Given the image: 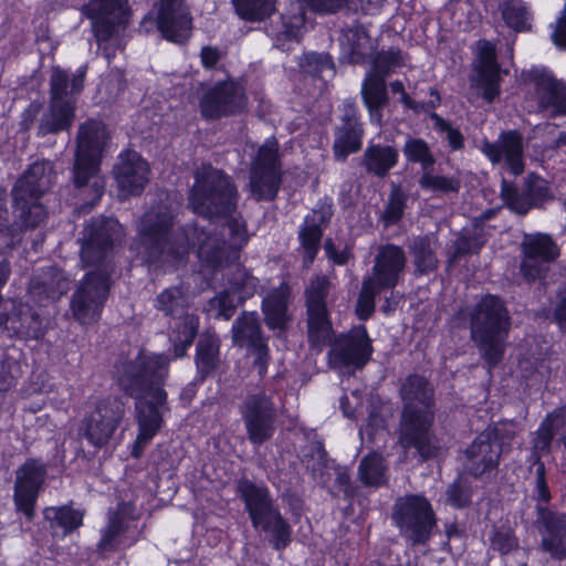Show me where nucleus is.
Here are the masks:
<instances>
[{
    "mask_svg": "<svg viewBox=\"0 0 566 566\" xmlns=\"http://www.w3.org/2000/svg\"><path fill=\"white\" fill-rule=\"evenodd\" d=\"M125 238V229L115 217L93 216L85 223L80 256L93 268L73 293V319L93 324L101 319L113 285L114 252Z\"/></svg>",
    "mask_w": 566,
    "mask_h": 566,
    "instance_id": "nucleus-1",
    "label": "nucleus"
},
{
    "mask_svg": "<svg viewBox=\"0 0 566 566\" xmlns=\"http://www.w3.org/2000/svg\"><path fill=\"white\" fill-rule=\"evenodd\" d=\"M332 282L325 274L310 279L304 290L306 338L311 349L322 352L327 345L332 366L361 370L373 358V339L365 324L335 335L328 297Z\"/></svg>",
    "mask_w": 566,
    "mask_h": 566,
    "instance_id": "nucleus-2",
    "label": "nucleus"
},
{
    "mask_svg": "<svg viewBox=\"0 0 566 566\" xmlns=\"http://www.w3.org/2000/svg\"><path fill=\"white\" fill-rule=\"evenodd\" d=\"M55 181V172L49 161H35L15 181L12 190L14 220L9 219L7 191L0 187V250L17 247L27 229L36 228L46 217L40 198Z\"/></svg>",
    "mask_w": 566,
    "mask_h": 566,
    "instance_id": "nucleus-3",
    "label": "nucleus"
},
{
    "mask_svg": "<svg viewBox=\"0 0 566 566\" xmlns=\"http://www.w3.org/2000/svg\"><path fill=\"white\" fill-rule=\"evenodd\" d=\"M402 402L398 442L406 449H415L422 461L438 457L439 447L432 442V428L436 419V394L429 379L412 373L399 388Z\"/></svg>",
    "mask_w": 566,
    "mask_h": 566,
    "instance_id": "nucleus-4",
    "label": "nucleus"
},
{
    "mask_svg": "<svg viewBox=\"0 0 566 566\" xmlns=\"http://www.w3.org/2000/svg\"><path fill=\"white\" fill-rule=\"evenodd\" d=\"M108 135L103 124L88 120L78 128L73 158V214L84 216L97 206L105 192L98 176Z\"/></svg>",
    "mask_w": 566,
    "mask_h": 566,
    "instance_id": "nucleus-5",
    "label": "nucleus"
},
{
    "mask_svg": "<svg viewBox=\"0 0 566 566\" xmlns=\"http://www.w3.org/2000/svg\"><path fill=\"white\" fill-rule=\"evenodd\" d=\"M176 214L168 207L144 212L136 226L137 245L143 262L149 266L182 263L190 250L188 226L176 232Z\"/></svg>",
    "mask_w": 566,
    "mask_h": 566,
    "instance_id": "nucleus-6",
    "label": "nucleus"
},
{
    "mask_svg": "<svg viewBox=\"0 0 566 566\" xmlns=\"http://www.w3.org/2000/svg\"><path fill=\"white\" fill-rule=\"evenodd\" d=\"M511 324L510 312L496 294H484L471 308L470 337L488 369H494L503 361Z\"/></svg>",
    "mask_w": 566,
    "mask_h": 566,
    "instance_id": "nucleus-7",
    "label": "nucleus"
},
{
    "mask_svg": "<svg viewBox=\"0 0 566 566\" xmlns=\"http://www.w3.org/2000/svg\"><path fill=\"white\" fill-rule=\"evenodd\" d=\"M237 493L244 504L252 527L269 535L272 549H286L293 541V528L272 497L269 488L242 478L238 481Z\"/></svg>",
    "mask_w": 566,
    "mask_h": 566,
    "instance_id": "nucleus-8",
    "label": "nucleus"
},
{
    "mask_svg": "<svg viewBox=\"0 0 566 566\" xmlns=\"http://www.w3.org/2000/svg\"><path fill=\"white\" fill-rule=\"evenodd\" d=\"M171 358L166 353H150L140 349L132 359L116 367V385L134 400L154 395L158 389L166 390Z\"/></svg>",
    "mask_w": 566,
    "mask_h": 566,
    "instance_id": "nucleus-9",
    "label": "nucleus"
},
{
    "mask_svg": "<svg viewBox=\"0 0 566 566\" xmlns=\"http://www.w3.org/2000/svg\"><path fill=\"white\" fill-rule=\"evenodd\" d=\"M238 188L221 169L198 175L189 192L192 211L206 219L227 218L237 210Z\"/></svg>",
    "mask_w": 566,
    "mask_h": 566,
    "instance_id": "nucleus-10",
    "label": "nucleus"
},
{
    "mask_svg": "<svg viewBox=\"0 0 566 566\" xmlns=\"http://www.w3.org/2000/svg\"><path fill=\"white\" fill-rule=\"evenodd\" d=\"M405 65L402 52L398 48L376 51L368 70L363 78L360 96L369 122L375 126H381L384 111L388 106L387 78Z\"/></svg>",
    "mask_w": 566,
    "mask_h": 566,
    "instance_id": "nucleus-11",
    "label": "nucleus"
},
{
    "mask_svg": "<svg viewBox=\"0 0 566 566\" xmlns=\"http://www.w3.org/2000/svg\"><path fill=\"white\" fill-rule=\"evenodd\" d=\"M391 517L401 535L413 546L426 545L437 526V516L431 502L422 493L398 496Z\"/></svg>",
    "mask_w": 566,
    "mask_h": 566,
    "instance_id": "nucleus-12",
    "label": "nucleus"
},
{
    "mask_svg": "<svg viewBox=\"0 0 566 566\" xmlns=\"http://www.w3.org/2000/svg\"><path fill=\"white\" fill-rule=\"evenodd\" d=\"M283 179L282 161L276 139H266L256 150L249 169V188L258 201H274Z\"/></svg>",
    "mask_w": 566,
    "mask_h": 566,
    "instance_id": "nucleus-13",
    "label": "nucleus"
},
{
    "mask_svg": "<svg viewBox=\"0 0 566 566\" xmlns=\"http://www.w3.org/2000/svg\"><path fill=\"white\" fill-rule=\"evenodd\" d=\"M249 104L244 86L233 78L217 81L199 98V112L206 120H219L243 114Z\"/></svg>",
    "mask_w": 566,
    "mask_h": 566,
    "instance_id": "nucleus-14",
    "label": "nucleus"
},
{
    "mask_svg": "<svg viewBox=\"0 0 566 566\" xmlns=\"http://www.w3.org/2000/svg\"><path fill=\"white\" fill-rule=\"evenodd\" d=\"M523 84H533L536 109L555 119L566 117V82L558 80L544 66H532L521 72Z\"/></svg>",
    "mask_w": 566,
    "mask_h": 566,
    "instance_id": "nucleus-15",
    "label": "nucleus"
},
{
    "mask_svg": "<svg viewBox=\"0 0 566 566\" xmlns=\"http://www.w3.org/2000/svg\"><path fill=\"white\" fill-rule=\"evenodd\" d=\"M503 453V441L496 427L489 426L464 449V470L474 479L496 474Z\"/></svg>",
    "mask_w": 566,
    "mask_h": 566,
    "instance_id": "nucleus-16",
    "label": "nucleus"
},
{
    "mask_svg": "<svg viewBox=\"0 0 566 566\" xmlns=\"http://www.w3.org/2000/svg\"><path fill=\"white\" fill-rule=\"evenodd\" d=\"M501 198L506 208L520 216H526L532 209L543 208L554 199L549 182L537 172H528L521 190L513 181L502 179Z\"/></svg>",
    "mask_w": 566,
    "mask_h": 566,
    "instance_id": "nucleus-17",
    "label": "nucleus"
},
{
    "mask_svg": "<svg viewBox=\"0 0 566 566\" xmlns=\"http://www.w3.org/2000/svg\"><path fill=\"white\" fill-rule=\"evenodd\" d=\"M46 478L48 465L41 459L30 458L15 470L13 503L15 511L29 522L35 516V505Z\"/></svg>",
    "mask_w": 566,
    "mask_h": 566,
    "instance_id": "nucleus-18",
    "label": "nucleus"
},
{
    "mask_svg": "<svg viewBox=\"0 0 566 566\" xmlns=\"http://www.w3.org/2000/svg\"><path fill=\"white\" fill-rule=\"evenodd\" d=\"M145 32L157 30L159 35H181L191 32L192 15L186 0H157L140 21Z\"/></svg>",
    "mask_w": 566,
    "mask_h": 566,
    "instance_id": "nucleus-19",
    "label": "nucleus"
},
{
    "mask_svg": "<svg viewBox=\"0 0 566 566\" xmlns=\"http://www.w3.org/2000/svg\"><path fill=\"white\" fill-rule=\"evenodd\" d=\"M340 112L339 123L334 128L332 150L335 160L344 163L363 148L365 123L354 98L344 99Z\"/></svg>",
    "mask_w": 566,
    "mask_h": 566,
    "instance_id": "nucleus-20",
    "label": "nucleus"
},
{
    "mask_svg": "<svg viewBox=\"0 0 566 566\" xmlns=\"http://www.w3.org/2000/svg\"><path fill=\"white\" fill-rule=\"evenodd\" d=\"M125 416V401L119 396L102 398L85 422V438L95 448L106 446Z\"/></svg>",
    "mask_w": 566,
    "mask_h": 566,
    "instance_id": "nucleus-21",
    "label": "nucleus"
},
{
    "mask_svg": "<svg viewBox=\"0 0 566 566\" xmlns=\"http://www.w3.org/2000/svg\"><path fill=\"white\" fill-rule=\"evenodd\" d=\"M240 413L253 446H262L273 437L275 410L264 391L249 394L240 406Z\"/></svg>",
    "mask_w": 566,
    "mask_h": 566,
    "instance_id": "nucleus-22",
    "label": "nucleus"
},
{
    "mask_svg": "<svg viewBox=\"0 0 566 566\" xmlns=\"http://www.w3.org/2000/svg\"><path fill=\"white\" fill-rule=\"evenodd\" d=\"M50 86V107L42 115L38 127V136L41 137L67 130L71 124V92L67 74L59 69L54 70Z\"/></svg>",
    "mask_w": 566,
    "mask_h": 566,
    "instance_id": "nucleus-23",
    "label": "nucleus"
},
{
    "mask_svg": "<svg viewBox=\"0 0 566 566\" xmlns=\"http://www.w3.org/2000/svg\"><path fill=\"white\" fill-rule=\"evenodd\" d=\"M83 12L92 22L94 35H117L132 17L128 0H90Z\"/></svg>",
    "mask_w": 566,
    "mask_h": 566,
    "instance_id": "nucleus-24",
    "label": "nucleus"
},
{
    "mask_svg": "<svg viewBox=\"0 0 566 566\" xmlns=\"http://www.w3.org/2000/svg\"><path fill=\"white\" fill-rule=\"evenodd\" d=\"M539 547L555 560L566 559V513L545 505L535 506Z\"/></svg>",
    "mask_w": 566,
    "mask_h": 566,
    "instance_id": "nucleus-25",
    "label": "nucleus"
},
{
    "mask_svg": "<svg viewBox=\"0 0 566 566\" xmlns=\"http://www.w3.org/2000/svg\"><path fill=\"white\" fill-rule=\"evenodd\" d=\"M481 149L492 165L503 161L512 176L517 177L524 172V138L520 130H502L496 140H485Z\"/></svg>",
    "mask_w": 566,
    "mask_h": 566,
    "instance_id": "nucleus-26",
    "label": "nucleus"
},
{
    "mask_svg": "<svg viewBox=\"0 0 566 566\" xmlns=\"http://www.w3.org/2000/svg\"><path fill=\"white\" fill-rule=\"evenodd\" d=\"M406 263V253L400 245L382 244L375 256L371 274L364 277V281L384 292L394 291L399 284Z\"/></svg>",
    "mask_w": 566,
    "mask_h": 566,
    "instance_id": "nucleus-27",
    "label": "nucleus"
},
{
    "mask_svg": "<svg viewBox=\"0 0 566 566\" xmlns=\"http://www.w3.org/2000/svg\"><path fill=\"white\" fill-rule=\"evenodd\" d=\"M0 332H6L9 337L40 339L45 334V326L29 304L11 300L10 308L0 313Z\"/></svg>",
    "mask_w": 566,
    "mask_h": 566,
    "instance_id": "nucleus-28",
    "label": "nucleus"
},
{
    "mask_svg": "<svg viewBox=\"0 0 566 566\" xmlns=\"http://www.w3.org/2000/svg\"><path fill=\"white\" fill-rule=\"evenodd\" d=\"M150 168L146 159L133 149L123 150L114 167V177L120 192L140 196L149 180Z\"/></svg>",
    "mask_w": 566,
    "mask_h": 566,
    "instance_id": "nucleus-29",
    "label": "nucleus"
},
{
    "mask_svg": "<svg viewBox=\"0 0 566 566\" xmlns=\"http://www.w3.org/2000/svg\"><path fill=\"white\" fill-rule=\"evenodd\" d=\"M476 73L475 86L480 90L482 98L488 103H493L501 95L502 74L503 71L495 51V45L484 41L480 46V51L474 67Z\"/></svg>",
    "mask_w": 566,
    "mask_h": 566,
    "instance_id": "nucleus-30",
    "label": "nucleus"
},
{
    "mask_svg": "<svg viewBox=\"0 0 566 566\" xmlns=\"http://www.w3.org/2000/svg\"><path fill=\"white\" fill-rule=\"evenodd\" d=\"M170 410L167 390L158 389L154 395L135 400L134 411L137 431L143 437H156L165 426V413Z\"/></svg>",
    "mask_w": 566,
    "mask_h": 566,
    "instance_id": "nucleus-31",
    "label": "nucleus"
},
{
    "mask_svg": "<svg viewBox=\"0 0 566 566\" xmlns=\"http://www.w3.org/2000/svg\"><path fill=\"white\" fill-rule=\"evenodd\" d=\"M69 280L56 268L49 266L34 274L29 283V295L40 306H46L65 295Z\"/></svg>",
    "mask_w": 566,
    "mask_h": 566,
    "instance_id": "nucleus-32",
    "label": "nucleus"
},
{
    "mask_svg": "<svg viewBox=\"0 0 566 566\" xmlns=\"http://www.w3.org/2000/svg\"><path fill=\"white\" fill-rule=\"evenodd\" d=\"M291 296L292 287L286 280H283L262 298L261 311L264 324L270 331H286L292 319L289 313Z\"/></svg>",
    "mask_w": 566,
    "mask_h": 566,
    "instance_id": "nucleus-33",
    "label": "nucleus"
},
{
    "mask_svg": "<svg viewBox=\"0 0 566 566\" xmlns=\"http://www.w3.org/2000/svg\"><path fill=\"white\" fill-rule=\"evenodd\" d=\"M566 426V406L556 407L547 412L532 438L530 462L544 463L542 458L552 451L556 434Z\"/></svg>",
    "mask_w": 566,
    "mask_h": 566,
    "instance_id": "nucleus-34",
    "label": "nucleus"
},
{
    "mask_svg": "<svg viewBox=\"0 0 566 566\" xmlns=\"http://www.w3.org/2000/svg\"><path fill=\"white\" fill-rule=\"evenodd\" d=\"M220 347L221 340L214 333H203L199 337L193 359L197 381L205 382L214 376L221 363Z\"/></svg>",
    "mask_w": 566,
    "mask_h": 566,
    "instance_id": "nucleus-35",
    "label": "nucleus"
},
{
    "mask_svg": "<svg viewBox=\"0 0 566 566\" xmlns=\"http://www.w3.org/2000/svg\"><path fill=\"white\" fill-rule=\"evenodd\" d=\"M332 212H322L318 222L307 214L298 231V241L302 249V266L310 269L315 262L324 234V228L331 220Z\"/></svg>",
    "mask_w": 566,
    "mask_h": 566,
    "instance_id": "nucleus-36",
    "label": "nucleus"
},
{
    "mask_svg": "<svg viewBox=\"0 0 566 566\" xmlns=\"http://www.w3.org/2000/svg\"><path fill=\"white\" fill-rule=\"evenodd\" d=\"M399 163V150L387 144L369 143L361 156V166L367 175L385 179Z\"/></svg>",
    "mask_w": 566,
    "mask_h": 566,
    "instance_id": "nucleus-37",
    "label": "nucleus"
},
{
    "mask_svg": "<svg viewBox=\"0 0 566 566\" xmlns=\"http://www.w3.org/2000/svg\"><path fill=\"white\" fill-rule=\"evenodd\" d=\"M170 331L169 340L172 344V359H180L187 355L193 344L200 326V318L197 314L186 313L177 317Z\"/></svg>",
    "mask_w": 566,
    "mask_h": 566,
    "instance_id": "nucleus-38",
    "label": "nucleus"
},
{
    "mask_svg": "<svg viewBox=\"0 0 566 566\" xmlns=\"http://www.w3.org/2000/svg\"><path fill=\"white\" fill-rule=\"evenodd\" d=\"M197 254L203 265L213 271L228 266L240 258L234 256L233 249L226 240L210 237L199 244Z\"/></svg>",
    "mask_w": 566,
    "mask_h": 566,
    "instance_id": "nucleus-39",
    "label": "nucleus"
},
{
    "mask_svg": "<svg viewBox=\"0 0 566 566\" xmlns=\"http://www.w3.org/2000/svg\"><path fill=\"white\" fill-rule=\"evenodd\" d=\"M154 307L164 316L176 319L188 313L190 307L189 290L184 284L164 289L154 300Z\"/></svg>",
    "mask_w": 566,
    "mask_h": 566,
    "instance_id": "nucleus-40",
    "label": "nucleus"
},
{
    "mask_svg": "<svg viewBox=\"0 0 566 566\" xmlns=\"http://www.w3.org/2000/svg\"><path fill=\"white\" fill-rule=\"evenodd\" d=\"M521 251L525 259L539 260L542 263L554 262L560 253L552 235L542 232L526 234Z\"/></svg>",
    "mask_w": 566,
    "mask_h": 566,
    "instance_id": "nucleus-41",
    "label": "nucleus"
},
{
    "mask_svg": "<svg viewBox=\"0 0 566 566\" xmlns=\"http://www.w3.org/2000/svg\"><path fill=\"white\" fill-rule=\"evenodd\" d=\"M226 290L238 296L239 306H243L248 300L252 298L260 287V280L242 264L226 274Z\"/></svg>",
    "mask_w": 566,
    "mask_h": 566,
    "instance_id": "nucleus-42",
    "label": "nucleus"
},
{
    "mask_svg": "<svg viewBox=\"0 0 566 566\" xmlns=\"http://www.w3.org/2000/svg\"><path fill=\"white\" fill-rule=\"evenodd\" d=\"M358 479L366 488H381L388 484L387 465L377 451L365 454L358 464Z\"/></svg>",
    "mask_w": 566,
    "mask_h": 566,
    "instance_id": "nucleus-43",
    "label": "nucleus"
},
{
    "mask_svg": "<svg viewBox=\"0 0 566 566\" xmlns=\"http://www.w3.org/2000/svg\"><path fill=\"white\" fill-rule=\"evenodd\" d=\"M232 343L239 348H243L264 336L256 312L243 311L233 322L231 327Z\"/></svg>",
    "mask_w": 566,
    "mask_h": 566,
    "instance_id": "nucleus-44",
    "label": "nucleus"
},
{
    "mask_svg": "<svg viewBox=\"0 0 566 566\" xmlns=\"http://www.w3.org/2000/svg\"><path fill=\"white\" fill-rule=\"evenodd\" d=\"M485 243V234L481 231L465 232L462 230L453 242L448 263L452 265L459 262L463 256L480 254Z\"/></svg>",
    "mask_w": 566,
    "mask_h": 566,
    "instance_id": "nucleus-45",
    "label": "nucleus"
},
{
    "mask_svg": "<svg viewBox=\"0 0 566 566\" xmlns=\"http://www.w3.org/2000/svg\"><path fill=\"white\" fill-rule=\"evenodd\" d=\"M401 151L408 164L420 165L422 171L433 169L436 157L426 139L409 135Z\"/></svg>",
    "mask_w": 566,
    "mask_h": 566,
    "instance_id": "nucleus-46",
    "label": "nucleus"
},
{
    "mask_svg": "<svg viewBox=\"0 0 566 566\" xmlns=\"http://www.w3.org/2000/svg\"><path fill=\"white\" fill-rule=\"evenodd\" d=\"M501 15L506 27L514 32L526 33L532 31V15L524 4L505 0L501 4Z\"/></svg>",
    "mask_w": 566,
    "mask_h": 566,
    "instance_id": "nucleus-47",
    "label": "nucleus"
},
{
    "mask_svg": "<svg viewBox=\"0 0 566 566\" xmlns=\"http://www.w3.org/2000/svg\"><path fill=\"white\" fill-rule=\"evenodd\" d=\"M410 251L417 272L429 274L437 270L438 260L428 235L417 237L410 247Z\"/></svg>",
    "mask_w": 566,
    "mask_h": 566,
    "instance_id": "nucleus-48",
    "label": "nucleus"
},
{
    "mask_svg": "<svg viewBox=\"0 0 566 566\" xmlns=\"http://www.w3.org/2000/svg\"><path fill=\"white\" fill-rule=\"evenodd\" d=\"M472 484L461 473L446 489V503L455 510L469 507L472 503Z\"/></svg>",
    "mask_w": 566,
    "mask_h": 566,
    "instance_id": "nucleus-49",
    "label": "nucleus"
},
{
    "mask_svg": "<svg viewBox=\"0 0 566 566\" xmlns=\"http://www.w3.org/2000/svg\"><path fill=\"white\" fill-rule=\"evenodd\" d=\"M418 182L422 190L440 195L450 192L458 193L461 188V182L458 178L444 175H433L432 169H426L422 171Z\"/></svg>",
    "mask_w": 566,
    "mask_h": 566,
    "instance_id": "nucleus-50",
    "label": "nucleus"
},
{
    "mask_svg": "<svg viewBox=\"0 0 566 566\" xmlns=\"http://www.w3.org/2000/svg\"><path fill=\"white\" fill-rule=\"evenodd\" d=\"M276 0H232L238 15L248 21L262 20L274 11Z\"/></svg>",
    "mask_w": 566,
    "mask_h": 566,
    "instance_id": "nucleus-51",
    "label": "nucleus"
},
{
    "mask_svg": "<svg viewBox=\"0 0 566 566\" xmlns=\"http://www.w3.org/2000/svg\"><path fill=\"white\" fill-rule=\"evenodd\" d=\"M408 196L399 186H395L388 197V201L381 214V221L386 227L399 223L407 207Z\"/></svg>",
    "mask_w": 566,
    "mask_h": 566,
    "instance_id": "nucleus-52",
    "label": "nucleus"
},
{
    "mask_svg": "<svg viewBox=\"0 0 566 566\" xmlns=\"http://www.w3.org/2000/svg\"><path fill=\"white\" fill-rule=\"evenodd\" d=\"M349 44V60L353 64L370 63L378 50L380 38H345Z\"/></svg>",
    "mask_w": 566,
    "mask_h": 566,
    "instance_id": "nucleus-53",
    "label": "nucleus"
},
{
    "mask_svg": "<svg viewBox=\"0 0 566 566\" xmlns=\"http://www.w3.org/2000/svg\"><path fill=\"white\" fill-rule=\"evenodd\" d=\"M126 531L123 516L118 512H114L109 516L107 526L103 530L102 536L97 543L101 552H115L119 546V537Z\"/></svg>",
    "mask_w": 566,
    "mask_h": 566,
    "instance_id": "nucleus-54",
    "label": "nucleus"
},
{
    "mask_svg": "<svg viewBox=\"0 0 566 566\" xmlns=\"http://www.w3.org/2000/svg\"><path fill=\"white\" fill-rule=\"evenodd\" d=\"M43 513L54 537L64 538L71 532L70 505L46 507Z\"/></svg>",
    "mask_w": 566,
    "mask_h": 566,
    "instance_id": "nucleus-55",
    "label": "nucleus"
},
{
    "mask_svg": "<svg viewBox=\"0 0 566 566\" xmlns=\"http://www.w3.org/2000/svg\"><path fill=\"white\" fill-rule=\"evenodd\" d=\"M247 355L253 357L252 366L256 370L260 378H264L269 370L271 361V353L268 337L264 335L259 339L243 346Z\"/></svg>",
    "mask_w": 566,
    "mask_h": 566,
    "instance_id": "nucleus-56",
    "label": "nucleus"
},
{
    "mask_svg": "<svg viewBox=\"0 0 566 566\" xmlns=\"http://www.w3.org/2000/svg\"><path fill=\"white\" fill-rule=\"evenodd\" d=\"M490 544L493 551H496L502 556H506L518 548L520 541L514 528L502 524L492 531Z\"/></svg>",
    "mask_w": 566,
    "mask_h": 566,
    "instance_id": "nucleus-57",
    "label": "nucleus"
},
{
    "mask_svg": "<svg viewBox=\"0 0 566 566\" xmlns=\"http://www.w3.org/2000/svg\"><path fill=\"white\" fill-rule=\"evenodd\" d=\"M384 291L363 280L356 304V315L360 321H368L375 313L376 297Z\"/></svg>",
    "mask_w": 566,
    "mask_h": 566,
    "instance_id": "nucleus-58",
    "label": "nucleus"
},
{
    "mask_svg": "<svg viewBox=\"0 0 566 566\" xmlns=\"http://www.w3.org/2000/svg\"><path fill=\"white\" fill-rule=\"evenodd\" d=\"M227 227L229 229L228 244L233 249L234 256H240V251L248 244L249 235L247 222L242 219L229 216Z\"/></svg>",
    "mask_w": 566,
    "mask_h": 566,
    "instance_id": "nucleus-59",
    "label": "nucleus"
},
{
    "mask_svg": "<svg viewBox=\"0 0 566 566\" xmlns=\"http://www.w3.org/2000/svg\"><path fill=\"white\" fill-rule=\"evenodd\" d=\"M532 465L536 468L533 499L537 502L536 505L546 506L552 500V493L546 479L545 463H532Z\"/></svg>",
    "mask_w": 566,
    "mask_h": 566,
    "instance_id": "nucleus-60",
    "label": "nucleus"
},
{
    "mask_svg": "<svg viewBox=\"0 0 566 566\" xmlns=\"http://www.w3.org/2000/svg\"><path fill=\"white\" fill-rule=\"evenodd\" d=\"M209 306L217 310L218 318L229 321L234 315L238 304L234 303L232 294L224 289L209 301Z\"/></svg>",
    "mask_w": 566,
    "mask_h": 566,
    "instance_id": "nucleus-61",
    "label": "nucleus"
},
{
    "mask_svg": "<svg viewBox=\"0 0 566 566\" xmlns=\"http://www.w3.org/2000/svg\"><path fill=\"white\" fill-rule=\"evenodd\" d=\"M18 370L17 360L0 354V392H7L15 385Z\"/></svg>",
    "mask_w": 566,
    "mask_h": 566,
    "instance_id": "nucleus-62",
    "label": "nucleus"
},
{
    "mask_svg": "<svg viewBox=\"0 0 566 566\" xmlns=\"http://www.w3.org/2000/svg\"><path fill=\"white\" fill-rule=\"evenodd\" d=\"M410 20L405 13H396L391 15L382 25L380 35H412L411 29L408 28Z\"/></svg>",
    "mask_w": 566,
    "mask_h": 566,
    "instance_id": "nucleus-63",
    "label": "nucleus"
},
{
    "mask_svg": "<svg viewBox=\"0 0 566 566\" xmlns=\"http://www.w3.org/2000/svg\"><path fill=\"white\" fill-rule=\"evenodd\" d=\"M324 250L326 256L335 264V265H346L349 260L353 258L352 250L346 245L344 249L338 250L332 239H326L324 243Z\"/></svg>",
    "mask_w": 566,
    "mask_h": 566,
    "instance_id": "nucleus-64",
    "label": "nucleus"
}]
</instances>
